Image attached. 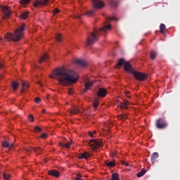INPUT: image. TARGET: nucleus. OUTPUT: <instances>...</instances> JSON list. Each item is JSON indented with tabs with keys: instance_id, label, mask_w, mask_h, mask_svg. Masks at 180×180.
I'll return each instance as SVG.
<instances>
[{
	"instance_id": "f257e3e1",
	"label": "nucleus",
	"mask_w": 180,
	"mask_h": 180,
	"mask_svg": "<svg viewBox=\"0 0 180 180\" xmlns=\"http://www.w3.org/2000/svg\"><path fill=\"white\" fill-rule=\"evenodd\" d=\"M49 78L56 79L58 81L59 84L63 85V86H68L70 84H75V82L78 81L77 73H75L74 70L65 68H57L52 74L49 75Z\"/></svg>"
},
{
	"instance_id": "f03ea898",
	"label": "nucleus",
	"mask_w": 180,
	"mask_h": 180,
	"mask_svg": "<svg viewBox=\"0 0 180 180\" xmlns=\"http://www.w3.org/2000/svg\"><path fill=\"white\" fill-rule=\"evenodd\" d=\"M25 29L26 25L25 24H22L14 31V34H12L11 32L7 33L4 37V39L7 41H19L23 38V34Z\"/></svg>"
},
{
	"instance_id": "7ed1b4c3",
	"label": "nucleus",
	"mask_w": 180,
	"mask_h": 180,
	"mask_svg": "<svg viewBox=\"0 0 180 180\" xmlns=\"http://www.w3.org/2000/svg\"><path fill=\"white\" fill-rule=\"evenodd\" d=\"M112 29L111 25H105L101 29H94V32H91L87 37V46H91V44H94L95 41H98V37H99V33L101 32L103 33H106L108 30H110Z\"/></svg>"
},
{
	"instance_id": "20e7f679",
	"label": "nucleus",
	"mask_w": 180,
	"mask_h": 180,
	"mask_svg": "<svg viewBox=\"0 0 180 180\" xmlns=\"http://www.w3.org/2000/svg\"><path fill=\"white\" fill-rule=\"evenodd\" d=\"M92 1V5H93V10H89L86 11L84 15L86 16H94V13H95V10L96 9H101V8H103L105 6V4H103V2H102V0H91Z\"/></svg>"
},
{
	"instance_id": "39448f33",
	"label": "nucleus",
	"mask_w": 180,
	"mask_h": 180,
	"mask_svg": "<svg viewBox=\"0 0 180 180\" xmlns=\"http://www.w3.org/2000/svg\"><path fill=\"white\" fill-rule=\"evenodd\" d=\"M89 146L93 151H95L96 148H101L102 147V142L98 139H91L89 141Z\"/></svg>"
},
{
	"instance_id": "423d86ee",
	"label": "nucleus",
	"mask_w": 180,
	"mask_h": 180,
	"mask_svg": "<svg viewBox=\"0 0 180 180\" xmlns=\"http://www.w3.org/2000/svg\"><path fill=\"white\" fill-rule=\"evenodd\" d=\"M155 126L159 130H162L168 127V122L164 118H159L156 120Z\"/></svg>"
},
{
	"instance_id": "0eeeda50",
	"label": "nucleus",
	"mask_w": 180,
	"mask_h": 180,
	"mask_svg": "<svg viewBox=\"0 0 180 180\" xmlns=\"http://www.w3.org/2000/svg\"><path fill=\"white\" fill-rule=\"evenodd\" d=\"M132 74L137 81H145L147 79V75L146 73L139 72L135 70Z\"/></svg>"
},
{
	"instance_id": "6e6552de",
	"label": "nucleus",
	"mask_w": 180,
	"mask_h": 180,
	"mask_svg": "<svg viewBox=\"0 0 180 180\" xmlns=\"http://www.w3.org/2000/svg\"><path fill=\"white\" fill-rule=\"evenodd\" d=\"M92 85H94V82H91L89 80V79L86 78L84 79V89L83 90V92H86L88 91V89H89V88H91V86H92Z\"/></svg>"
},
{
	"instance_id": "1a4fd4ad",
	"label": "nucleus",
	"mask_w": 180,
	"mask_h": 180,
	"mask_svg": "<svg viewBox=\"0 0 180 180\" xmlns=\"http://www.w3.org/2000/svg\"><path fill=\"white\" fill-rule=\"evenodd\" d=\"M124 70L127 71L128 72H130V74H133L135 71L134 69L131 67V65H130V63L125 62L124 64Z\"/></svg>"
},
{
	"instance_id": "9d476101",
	"label": "nucleus",
	"mask_w": 180,
	"mask_h": 180,
	"mask_svg": "<svg viewBox=\"0 0 180 180\" xmlns=\"http://www.w3.org/2000/svg\"><path fill=\"white\" fill-rule=\"evenodd\" d=\"M107 94H108V91H106L105 89H102V88L98 89V91L97 93L98 96H99L100 98H105V96H106Z\"/></svg>"
},
{
	"instance_id": "9b49d317",
	"label": "nucleus",
	"mask_w": 180,
	"mask_h": 180,
	"mask_svg": "<svg viewBox=\"0 0 180 180\" xmlns=\"http://www.w3.org/2000/svg\"><path fill=\"white\" fill-rule=\"evenodd\" d=\"M2 11L4 14L5 15V16H6V18H9L11 12V9H9V7L4 6L2 7Z\"/></svg>"
},
{
	"instance_id": "f8f14e48",
	"label": "nucleus",
	"mask_w": 180,
	"mask_h": 180,
	"mask_svg": "<svg viewBox=\"0 0 180 180\" xmlns=\"http://www.w3.org/2000/svg\"><path fill=\"white\" fill-rule=\"evenodd\" d=\"M32 150H33L37 154H40V153H41L43 149H41V148H40V147H37V148L30 147L29 149H26L25 151L27 153H30V151H32Z\"/></svg>"
},
{
	"instance_id": "ddd939ff",
	"label": "nucleus",
	"mask_w": 180,
	"mask_h": 180,
	"mask_svg": "<svg viewBox=\"0 0 180 180\" xmlns=\"http://www.w3.org/2000/svg\"><path fill=\"white\" fill-rule=\"evenodd\" d=\"M49 2V0H41V1H36L33 5L34 8H37V6H40L41 5H46Z\"/></svg>"
},
{
	"instance_id": "4468645a",
	"label": "nucleus",
	"mask_w": 180,
	"mask_h": 180,
	"mask_svg": "<svg viewBox=\"0 0 180 180\" xmlns=\"http://www.w3.org/2000/svg\"><path fill=\"white\" fill-rule=\"evenodd\" d=\"M75 63L80 65V67H86V61L84 59H76Z\"/></svg>"
},
{
	"instance_id": "2eb2a0df",
	"label": "nucleus",
	"mask_w": 180,
	"mask_h": 180,
	"mask_svg": "<svg viewBox=\"0 0 180 180\" xmlns=\"http://www.w3.org/2000/svg\"><path fill=\"white\" fill-rule=\"evenodd\" d=\"M48 174L49 175H51V176H55L56 178H58V176H60V172L56 169L49 170L48 172Z\"/></svg>"
},
{
	"instance_id": "dca6fc26",
	"label": "nucleus",
	"mask_w": 180,
	"mask_h": 180,
	"mask_svg": "<svg viewBox=\"0 0 180 180\" xmlns=\"http://www.w3.org/2000/svg\"><path fill=\"white\" fill-rule=\"evenodd\" d=\"M70 115H77V113H81V110L78 107H73L72 109L69 110Z\"/></svg>"
},
{
	"instance_id": "f3484780",
	"label": "nucleus",
	"mask_w": 180,
	"mask_h": 180,
	"mask_svg": "<svg viewBox=\"0 0 180 180\" xmlns=\"http://www.w3.org/2000/svg\"><path fill=\"white\" fill-rule=\"evenodd\" d=\"M89 157H91L90 153L84 152L79 156V160H82V158H84V160H86L87 158H89Z\"/></svg>"
},
{
	"instance_id": "a211bd4d",
	"label": "nucleus",
	"mask_w": 180,
	"mask_h": 180,
	"mask_svg": "<svg viewBox=\"0 0 180 180\" xmlns=\"http://www.w3.org/2000/svg\"><path fill=\"white\" fill-rule=\"evenodd\" d=\"M159 157H160V155L158 154V153H157V152L153 153L151 155L152 164H155V161L157 160V158H158Z\"/></svg>"
},
{
	"instance_id": "6ab92c4d",
	"label": "nucleus",
	"mask_w": 180,
	"mask_h": 180,
	"mask_svg": "<svg viewBox=\"0 0 180 180\" xmlns=\"http://www.w3.org/2000/svg\"><path fill=\"white\" fill-rule=\"evenodd\" d=\"M3 147H6V148H12L13 147V143H9L4 141L2 142Z\"/></svg>"
},
{
	"instance_id": "aec40b11",
	"label": "nucleus",
	"mask_w": 180,
	"mask_h": 180,
	"mask_svg": "<svg viewBox=\"0 0 180 180\" xmlns=\"http://www.w3.org/2000/svg\"><path fill=\"white\" fill-rule=\"evenodd\" d=\"M129 101H124L123 103H121V105H120V107L121 108V109H127V107L129 106Z\"/></svg>"
},
{
	"instance_id": "412c9836",
	"label": "nucleus",
	"mask_w": 180,
	"mask_h": 180,
	"mask_svg": "<svg viewBox=\"0 0 180 180\" xmlns=\"http://www.w3.org/2000/svg\"><path fill=\"white\" fill-rule=\"evenodd\" d=\"M49 60V55L44 53L42 56L39 58V63H43V61H47Z\"/></svg>"
},
{
	"instance_id": "4be33fe9",
	"label": "nucleus",
	"mask_w": 180,
	"mask_h": 180,
	"mask_svg": "<svg viewBox=\"0 0 180 180\" xmlns=\"http://www.w3.org/2000/svg\"><path fill=\"white\" fill-rule=\"evenodd\" d=\"M22 89L21 90V94H23L25 93V91H26V88H29V84H27L26 82H22Z\"/></svg>"
},
{
	"instance_id": "5701e85b",
	"label": "nucleus",
	"mask_w": 180,
	"mask_h": 180,
	"mask_svg": "<svg viewBox=\"0 0 180 180\" xmlns=\"http://www.w3.org/2000/svg\"><path fill=\"white\" fill-rule=\"evenodd\" d=\"M124 63H126L124 61V58H120L119 60V61L117 62V68H120L121 65H123V64L124 65Z\"/></svg>"
},
{
	"instance_id": "b1692460",
	"label": "nucleus",
	"mask_w": 180,
	"mask_h": 180,
	"mask_svg": "<svg viewBox=\"0 0 180 180\" xmlns=\"http://www.w3.org/2000/svg\"><path fill=\"white\" fill-rule=\"evenodd\" d=\"M12 85V88L13 89V91H16V89H18V88H19V83H18V82H13L11 83Z\"/></svg>"
},
{
	"instance_id": "393cba45",
	"label": "nucleus",
	"mask_w": 180,
	"mask_h": 180,
	"mask_svg": "<svg viewBox=\"0 0 180 180\" xmlns=\"http://www.w3.org/2000/svg\"><path fill=\"white\" fill-rule=\"evenodd\" d=\"M117 119H119V120H126V119H128L127 114H122L117 116Z\"/></svg>"
},
{
	"instance_id": "a878e982",
	"label": "nucleus",
	"mask_w": 180,
	"mask_h": 180,
	"mask_svg": "<svg viewBox=\"0 0 180 180\" xmlns=\"http://www.w3.org/2000/svg\"><path fill=\"white\" fill-rule=\"evenodd\" d=\"M147 172V170L142 169L141 172H139L136 175L138 178H141V176H143V175Z\"/></svg>"
},
{
	"instance_id": "bb28decb",
	"label": "nucleus",
	"mask_w": 180,
	"mask_h": 180,
	"mask_svg": "<svg viewBox=\"0 0 180 180\" xmlns=\"http://www.w3.org/2000/svg\"><path fill=\"white\" fill-rule=\"evenodd\" d=\"M155 57H157V52L155 51H151L150 60H155Z\"/></svg>"
},
{
	"instance_id": "cd10ccee",
	"label": "nucleus",
	"mask_w": 180,
	"mask_h": 180,
	"mask_svg": "<svg viewBox=\"0 0 180 180\" xmlns=\"http://www.w3.org/2000/svg\"><path fill=\"white\" fill-rule=\"evenodd\" d=\"M105 165L107 167H108L109 168H112V167H115V162H113V161H111V162L106 161L105 162Z\"/></svg>"
},
{
	"instance_id": "c85d7f7f",
	"label": "nucleus",
	"mask_w": 180,
	"mask_h": 180,
	"mask_svg": "<svg viewBox=\"0 0 180 180\" xmlns=\"http://www.w3.org/2000/svg\"><path fill=\"white\" fill-rule=\"evenodd\" d=\"M111 180H120L119 179V174L117 173H114L112 174V179Z\"/></svg>"
},
{
	"instance_id": "c756f323",
	"label": "nucleus",
	"mask_w": 180,
	"mask_h": 180,
	"mask_svg": "<svg viewBox=\"0 0 180 180\" xmlns=\"http://www.w3.org/2000/svg\"><path fill=\"white\" fill-rule=\"evenodd\" d=\"M29 15V12H24L20 14L21 19H26Z\"/></svg>"
},
{
	"instance_id": "7c9ffc66",
	"label": "nucleus",
	"mask_w": 180,
	"mask_h": 180,
	"mask_svg": "<svg viewBox=\"0 0 180 180\" xmlns=\"http://www.w3.org/2000/svg\"><path fill=\"white\" fill-rule=\"evenodd\" d=\"M98 103H99V101L96 98L93 101V106H94V109L98 108Z\"/></svg>"
},
{
	"instance_id": "2f4dec72",
	"label": "nucleus",
	"mask_w": 180,
	"mask_h": 180,
	"mask_svg": "<svg viewBox=\"0 0 180 180\" xmlns=\"http://www.w3.org/2000/svg\"><path fill=\"white\" fill-rule=\"evenodd\" d=\"M160 27V33H165V29H166L165 25L161 24Z\"/></svg>"
},
{
	"instance_id": "473e14b6",
	"label": "nucleus",
	"mask_w": 180,
	"mask_h": 180,
	"mask_svg": "<svg viewBox=\"0 0 180 180\" xmlns=\"http://www.w3.org/2000/svg\"><path fill=\"white\" fill-rule=\"evenodd\" d=\"M29 2H30V0H20V4H21V5H23V6H25V5H27Z\"/></svg>"
},
{
	"instance_id": "72a5a7b5",
	"label": "nucleus",
	"mask_w": 180,
	"mask_h": 180,
	"mask_svg": "<svg viewBox=\"0 0 180 180\" xmlns=\"http://www.w3.org/2000/svg\"><path fill=\"white\" fill-rule=\"evenodd\" d=\"M3 176L5 180H9V178H11V174H9L6 172H4V173H3Z\"/></svg>"
},
{
	"instance_id": "f704fd0d",
	"label": "nucleus",
	"mask_w": 180,
	"mask_h": 180,
	"mask_svg": "<svg viewBox=\"0 0 180 180\" xmlns=\"http://www.w3.org/2000/svg\"><path fill=\"white\" fill-rule=\"evenodd\" d=\"M56 39L57 40V41L61 42L63 39L61 37V34H57Z\"/></svg>"
},
{
	"instance_id": "c9c22d12",
	"label": "nucleus",
	"mask_w": 180,
	"mask_h": 180,
	"mask_svg": "<svg viewBox=\"0 0 180 180\" xmlns=\"http://www.w3.org/2000/svg\"><path fill=\"white\" fill-rule=\"evenodd\" d=\"M111 5H112V6H113L114 8H117V5H119V2L115 1H111Z\"/></svg>"
},
{
	"instance_id": "e433bc0d",
	"label": "nucleus",
	"mask_w": 180,
	"mask_h": 180,
	"mask_svg": "<svg viewBox=\"0 0 180 180\" xmlns=\"http://www.w3.org/2000/svg\"><path fill=\"white\" fill-rule=\"evenodd\" d=\"M28 120L30 122H34V117H33V115L32 114L29 115Z\"/></svg>"
},
{
	"instance_id": "4c0bfd02",
	"label": "nucleus",
	"mask_w": 180,
	"mask_h": 180,
	"mask_svg": "<svg viewBox=\"0 0 180 180\" xmlns=\"http://www.w3.org/2000/svg\"><path fill=\"white\" fill-rule=\"evenodd\" d=\"M34 131H35V133H40V131H41V128H40L39 127H35Z\"/></svg>"
},
{
	"instance_id": "58836bf2",
	"label": "nucleus",
	"mask_w": 180,
	"mask_h": 180,
	"mask_svg": "<svg viewBox=\"0 0 180 180\" xmlns=\"http://www.w3.org/2000/svg\"><path fill=\"white\" fill-rule=\"evenodd\" d=\"M64 147L65 148H70L71 147V143H64Z\"/></svg>"
},
{
	"instance_id": "ea45409f",
	"label": "nucleus",
	"mask_w": 180,
	"mask_h": 180,
	"mask_svg": "<svg viewBox=\"0 0 180 180\" xmlns=\"http://www.w3.org/2000/svg\"><path fill=\"white\" fill-rule=\"evenodd\" d=\"M94 134H96V131H94V133L91 131L89 132V136H90V137H94Z\"/></svg>"
},
{
	"instance_id": "a19ab883",
	"label": "nucleus",
	"mask_w": 180,
	"mask_h": 180,
	"mask_svg": "<svg viewBox=\"0 0 180 180\" xmlns=\"http://www.w3.org/2000/svg\"><path fill=\"white\" fill-rule=\"evenodd\" d=\"M41 101V99H40V98H39V97H37L35 98L36 103H40Z\"/></svg>"
},
{
	"instance_id": "79ce46f5",
	"label": "nucleus",
	"mask_w": 180,
	"mask_h": 180,
	"mask_svg": "<svg viewBox=\"0 0 180 180\" xmlns=\"http://www.w3.org/2000/svg\"><path fill=\"white\" fill-rule=\"evenodd\" d=\"M107 20H116V18H115V17H108V18H107Z\"/></svg>"
},
{
	"instance_id": "37998d69",
	"label": "nucleus",
	"mask_w": 180,
	"mask_h": 180,
	"mask_svg": "<svg viewBox=\"0 0 180 180\" xmlns=\"http://www.w3.org/2000/svg\"><path fill=\"white\" fill-rule=\"evenodd\" d=\"M41 139H47V134H42L41 135Z\"/></svg>"
},
{
	"instance_id": "c03bdc74",
	"label": "nucleus",
	"mask_w": 180,
	"mask_h": 180,
	"mask_svg": "<svg viewBox=\"0 0 180 180\" xmlns=\"http://www.w3.org/2000/svg\"><path fill=\"white\" fill-rule=\"evenodd\" d=\"M53 13H60V10H58V8H55L54 10H53Z\"/></svg>"
},
{
	"instance_id": "a18cd8bd",
	"label": "nucleus",
	"mask_w": 180,
	"mask_h": 180,
	"mask_svg": "<svg viewBox=\"0 0 180 180\" xmlns=\"http://www.w3.org/2000/svg\"><path fill=\"white\" fill-rule=\"evenodd\" d=\"M75 19H81V15L77 14V15H75Z\"/></svg>"
},
{
	"instance_id": "49530a36",
	"label": "nucleus",
	"mask_w": 180,
	"mask_h": 180,
	"mask_svg": "<svg viewBox=\"0 0 180 180\" xmlns=\"http://www.w3.org/2000/svg\"><path fill=\"white\" fill-rule=\"evenodd\" d=\"M122 165H125L126 167H129V163H127V162H122Z\"/></svg>"
},
{
	"instance_id": "de8ad7c7",
	"label": "nucleus",
	"mask_w": 180,
	"mask_h": 180,
	"mask_svg": "<svg viewBox=\"0 0 180 180\" xmlns=\"http://www.w3.org/2000/svg\"><path fill=\"white\" fill-rule=\"evenodd\" d=\"M71 94H72V89H68V94H69V95H71Z\"/></svg>"
},
{
	"instance_id": "09e8293b",
	"label": "nucleus",
	"mask_w": 180,
	"mask_h": 180,
	"mask_svg": "<svg viewBox=\"0 0 180 180\" xmlns=\"http://www.w3.org/2000/svg\"><path fill=\"white\" fill-rule=\"evenodd\" d=\"M75 179H81V174H77V178Z\"/></svg>"
},
{
	"instance_id": "8fccbe9b",
	"label": "nucleus",
	"mask_w": 180,
	"mask_h": 180,
	"mask_svg": "<svg viewBox=\"0 0 180 180\" xmlns=\"http://www.w3.org/2000/svg\"><path fill=\"white\" fill-rule=\"evenodd\" d=\"M59 146H60V147H64V143H59Z\"/></svg>"
},
{
	"instance_id": "3c124183",
	"label": "nucleus",
	"mask_w": 180,
	"mask_h": 180,
	"mask_svg": "<svg viewBox=\"0 0 180 180\" xmlns=\"http://www.w3.org/2000/svg\"><path fill=\"white\" fill-rule=\"evenodd\" d=\"M126 96H127V98H129V92L126 93Z\"/></svg>"
},
{
	"instance_id": "603ef678",
	"label": "nucleus",
	"mask_w": 180,
	"mask_h": 180,
	"mask_svg": "<svg viewBox=\"0 0 180 180\" xmlns=\"http://www.w3.org/2000/svg\"><path fill=\"white\" fill-rule=\"evenodd\" d=\"M42 113H46V110H42Z\"/></svg>"
},
{
	"instance_id": "864d4df0",
	"label": "nucleus",
	"mask_w": 180,
	"mask_h": 180,
	"mask_svg": "<svg viewBox=\"0 0 180 180\" xmlns=\"http://www.w3.org/2000/svg\"><path fill=\"white\" fill-rule=\"evenodd\" d=\"M0 68H2V63H0Z\"/></svg>"
},
{
	"instance_id": "5fc2aeb1",
	"label": "nucleus",
	"mask_w": 180,
	"mask_h": 180,
	"mask_svg": "<svg viewBox=\"0 0 180 180\" xmlns=\"http://www.w3.org/2000/svg\"><path fill=\"white\" fill-rule=\"evenodd\" d=\"M38 84H39L41 86H42V84H40V82H38Z\"/></svg>"
},
{
	"instance_id": "6e6d98bb",
	"label": "nucleus",
	"mask_w": 180,
	"mask_h": 180,
	"mask_svg": "<svg viewBox=\"0 0 180 180\" xmlns=\"http://www.w3.org/2000/svg\"><path fill=\"white\" fill-rule=\"evenodd\" d=\"M75 180H82V179H75Z\"/></svg>"
},
{
	"instance_id": "4d7b16f0",
	"label": "nucleus",
	"mask_w": 180,
	"mask_h": 180,
	"mask_svg": "<svg viewBox=\"0 0 180 180\" xmlns=\"http://www.w3.org/2000/svg\"><path fill=\"white\" fill-rule=\"evenodd\" d=\"M1 40L2 41V40H4L2 38H1Z\"/></svg>"
}]
</instances>
